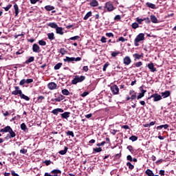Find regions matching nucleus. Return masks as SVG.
I'll use <instances>...</instances> for the list:
<instances>
[{"mask_svg":"<svg viewBox=\"0 0 176 176\" xmlns=\"http://www.w3.org/2000/svg\"><path fill=\"white\" fill-rule=\"evenodd\" d=\"M142 41H145V34H144V33H140L135 38V46H140V42H142Z\"/></svg>","mask_w":176,"mask_h":176,"instance_id":"1","label":"nucleus"},{"mask_svg":"<svg viewBox=\"0 0 176 176\" xmlns=\"http://www.w3.org/2000/svg\"><path fill=\"white\" fill-rule=\"evenodd\" d=\"M85 79H86V77H85V76H75L74 78L72 80V85H77L80 82H83Z\"/></svg>","mask_w":176,"mask_h":176,"instance_id":"2","label":"nucleus"},{"mask_svg":"<svg viewBox=\"0 0 176 176\" xmlns=\"http://www.w3.org/2000/svg\"><path fill=\"white\" fill-rule=\"evenodd\" d=\"M80 60H82V58H80V57H77V58L71 57V58H69L68 56H66V58L63 59L65 63H72V61H80Z\"/></svg>","mask_w":176,"mask_h":176,"instance_id":"3","label":"nucleus"},{"mask_svg":"<svg viewBox=\"0 0 176 176\" xmlns=\"http://www.w3.org/2000/svg\"><path fill=\"white\" fill-rule=\"evenodd\" d=\"M151 98H153V101L155 102L157 101H160L162 100V96L159 95V94H154L148 98V100H151Z\"/></svg>","mask_w":176,"mask_h":176,"instance_id":"4","label":"nucleus"},{"mask_svg":"<svg viewBox=\"0 0 176 176\" xmlns=\"http://www.w3.org/2000/svg\"><path fill=\"white\" fill-rule=\"evenodd\" d=\"M111 91L114 96L119 94V87L118 85H114L111 87Z\"/></svg>","mask_w":176,"mask_h":176,"instance_id":"5","label":"nucleus"},{"mask_svg":"<svg viewBox=\"0 0 176 176\" xmlns=\"http://www.w3.org/2000/svg\"><path fill=\"white\" fill-rule=\"evenodd\" d=\"M32 50L34 53H41V47L38 44H34L32 46Z\"/></svg>","mask_w":176,"mask_h":176,"instance_id":"6","label":"nucleus"},{"mask_svg":"<svg viewBox=\"0 0 176 176\" xmlns=\"http://www.w3.org/2000/svg\"><path fill=\"white\" fill-rule=\"evenodd\" d=\"M105 6H106V9H107L109 12H112V10L115 9L112 3H111V2L106 3Z\"/></svg>","mask_w":176,"mask_h":176,"instance_id":"7","label":"nucleus"},{"mask_svg":"<svg viewBox=\"0 0 176 176\" xmlns=\"http://www.w3.org/2000/svg\"><path fill=\"white\" fill-rule=\"evenodd\" d=\"M123 63L125 65H130L131 64V58L129 56H126L124 58Z\"/></svg>","mask_w":176,"mask_h":176,"instance_id":"8","label":"nucleus"},{"mask_svg":"<svg viewBox=\"0 0 176 176\" xmlns=\"http://www.w3.org/2000/svg\"><path fill=\"white\" fill-rule=\"evenodd\" d=\"M47 86L50 90H55V89H57V84L55 82H50Z\"/></svg>","mask_w":176,"mask_h":176,"instance_id":"9","label":"nucleus"},{"mask_svg":"<svg viewBox=\"0 0 176 176\" xmlns=\"http://www.w3.org/2000/svg\"><path fill=\"white\" fill-rule=\"evenodd\" d=\"M148 69H150V71L151 72H156V71H157L155 67V65H153V63H149L148 65Z\"/></svg>","mask_w":176,"mask_h":176,"instance_id":"10","label":"nucleus"},{"mask_svg":"<svg viewBox=\"0 0 176 176\" xmlns=\"http://www.w3.org/2000/svg\"><path fill=\"white\" fill-rule=\"evenodd\" d=\"M63 112H64V110L63 109H60V108H58V109H54L52 113L54 114V115H58L59 113H63Z\"/></svg>","mask_w":176,"mask_h":176,"instance_id":"11","label":"nucleus"},{"mask_svg":"<svg viewBox=\"0 0 176 176\" xmlns=\"http://www.w3.org/2000/svg\"><path fill=\"white\" fill-rule=\"evenodd\" d=\"M12 130V128L9 126L4 127L0 130V133H9Z\"/></svg>","mask_w":176,"mask_h":176,"instance_id":"12","label":"nucleus"},{"mask_svg":"<svg viewBox=\"0 0 176 176\" xmlns=\"http://www.w3.org/2000/svg\"><path fill=\"white\" fill-rule=\"evenodd\" d=\"M51 174H54L53 176H60L61 175V170L55 169L51 172Z\"/></svg>","mask_w":176,"mask_h":176,"instance_id":"13","label":"nucleus"},{"mask_svg":"<svg viewBox=\"0 0 176 176\" xmlns=\"http://www.w3.org/2000/svg\"><path fill=\"white\" fill-rule=\"evenodd\" d=\"M170 91H166L165 92L161 93V97H163V98H167V97H170Z\"/></svg>","mask_w":176,"mask_h":176,"instance_id":"14","label":"nucleus"},{"mask_svg":"<svg viewBox=\"0 0 176 176\" xmlns=\"http://www.w3.org/2000/svg\"><path fill=\"white\" fill-rule=\"evenodd\" d=\"M69 115H71V113H69V112H65V113L61 114V118L63 119H68V118H69Z\"/></svg>","mask_w":176,"mask_h":176,"instance_id":"15","label":"nucleus"},{"mask_svg":"<svg viewBox=\"0 0 176 176\" xmlns=\"http://www.w3.org/2000/svg\"><path fill=\"white\" fill-rule=\"evenodd\" d=\"M145 93H146V90L142 89V92L139 94L138 96V100H140V98H142L145 96Z\"/></svg>","mask_w":176,"mask_h":176,"instance_id":"16","label":"nucleus"},{"mask_svg":"<svg viewBox=\"0 0 176 176\" xmlns=\"http://www.w3.org/2000/svg\"><path fill=\"white\" fill-rule=\"evenodd\" d=\"M56 34H59L60 35H64V32H63V28L57 27L56 29Z\"/></svg>","mask_w":176,"mask_h":176,"instance_id":"17","label":"nucleus"},{"mask_svg":"<svg viewBox=\"0 0 176 176\" xmlns=\"http://www.w3.org/2000/svg\"><path fill=\"white\" fill-rule=\"evenodd\" d=\"M162 129H164V130H166V129H168V124H166L157 126V130H162Z\"/></svg>","mask_w":176,"mask_h":176,"instance_id":"18","label":"nucleus"},{"mask_svg":"<svg viewBox=\"0 0 176 176\" xmlns=\"http://www.w3.org/2000/svg\"><path fill=\"white\" fill-rule=\"evenodd\" d=\"M150 19L152 23H157V18L155 15H151Z\"/></svg>","mask_w":176,"mask_h":176,"instance_id":"19","label":"nucleus"},{"mask_svg":"<svg viewBox=\"0 0 176 176\" xmlns=\"http://www.w3.org/2000/svg\"><path fill=\"white\" fill-rule=\"evenodd\" d=\"M146 6H148V8H151V9H156V5L152 3H146Z\"/></svg>","mask_w":176,"mask_h":176,"instance_id":"20","label":"nucleus"},{"mask_svg":"<svg viewBox=\"0 0 176 176\" xmlns=\"http://www.w3.org/2000/svg\"><path fill=\"white\" fill-rule=\"evenodd\" d=\"M14 9L15 11V16H19V6L17 4L14 5Z\"/></svg>","mask_w":176,"mask_h":176,"instance_id":"21","label":"nucleus"},{"mask_svg":"<svg viewBox=\"0 0 176 176\" xmlns=\"http://www.w3.org/2000/svg\"><path fill=\"white\" fill-rule=\"evenodd\" d=\"M21 98L25 100V101H30V97L25 96L23 92L20 95Z\"/></svg>","mask_w":176,"mask_h":176,"instance_id":"22","label":"nucleus"},{"mask_svg":"<svg viewBox=\"0 0 176 176\" xmlns=\"http://www.w3.org/2000/svg\"><path fill=\"white\" fill-rule=\"evenodd\" d=\"M90 6H92L94 8H95L96 6H98V1H97L96 0H93L90 3Z\"/></svg>","mask_w":176,"mask_h":176,"instance_id":"23","label":"nucleus"},{"mask_svg":"<svg viewBox=\"0 0 176 176\" xmlns=\"http://www.w3.org/2000/svg\"><path fill=\"white\" fill-rule=\"evenodd\" d=\"M64 98H65L64 96L60 95L58 98H55V101H56L57 102H60V101H63Z\"/></svg>","mask_w":176,"mask_h":176,"instance_id":"24","label":"nucleus"},{"mask_svg":"<svg viewBox=\"0 0 176 176\" xmlns=\"http://www.w3.org/2000/svg\"><path fill=\"white\" fill-rule=\"evenodd\" d=\"M48 27H51V28H57L58 25L56 23H48Z\"/></svg>","mask_w":176,"mask_h":176,"instance_id":"25","label":"nucleus"},{"mask_svg":"<svg viewBox=\"0 0 176 176\" xmlns=\"http://www.w3.org/2000/svg\"><path fill=\"white\" fill-rule=\"evenodd\" d=\"M10 174V173H5L4 176H9ZM11 174L12 176H20V175H19V174L16 173V172H14V170H11Z\"/></svg>","mask_w":176,"mask_h":176,"instance_id":"26","label":"nucleus"},{"mask_svg":"<svg viewBox=\"0 0 176 176\" xmlns=\"http://www.w3.org/2000/svg\"><path fill=\"white\" fill-rule=\"evenodd\" d=\"M48 39L50 41H53L54 39V33H48L47 34Z\"/></svg>","mask_w":176,"mask_h":176,"instance_id":"27","label":"nucleus"},{"mask_svg":"<svg viewBox=\"0 0 176 176\" xmlns=\"http://www.w3.org/2000/svg\"><path fill=\"white\" fill-rule=\"evenodd\" d=\"M92 12L91 11L88 12L86 15L84 16L83 20H87L89 17H91Z\"/></svg>","mask_w":176,"mask_h":176,"instance_id":"28","label":"nucleus"},{"mask_svg":"<svg viewBox=\"0 0 176 176\" xmlns=\"http://www.w3.org/2000/svg\"><path fill=\"white\" fill-rule=\"evenodd\" d=\"M22 93L23 92L21 91V90H15L12 92V94L13 96H17V94H19V96H21Z\"/></svg>","mask_w":176,"mask_h":176,"instance_id":"29","label":"nucleus"},{"mask_svg":"<svg viewBox=\"0 0 176 176\" xmlns=\"http://www.w3.org/2000/svg\"><path fill=\"white\" fill-rule=\"evenodd\" d=\"M67 151H68V147L65 146L64 150H61L59 151V154L60 155H65V153H67Z\"/></svg>","mask_w":176,"mask_h":176,"instance_id":"30","label":"nucleus"},{"mask_svg":"<svg viewBox=\"0 0 176 176\" xmlns=\"http://www.w3.org/2000/svg\"><path fill=\"white\" fill-rule=\"evenodd\" d=\"M45 10H47L48 12H50L51 10H54V8L52 6H46L45 7Z\"/></svg>","mask_w":176,"mask_h":176,"instance_id":"31","label":"nucleus"},{"mask_svg":"<svg viewBox=\"0 0 176 176\" xmlns=\"http://www.w3.org/2000/svg\"><path fill=\"white\" fill-rule=\"evenodd\" d=\"M62 94L64 96H69V91H68V89H64L62 90Z\"/></svg>","mask_w":176,"mask_h":176,"instance_id":"32","label":"nucleus"},{"mask_svg":"<svg viewBox=\"0 0 176 176\" xmlns=\"http://www.w3.org/2000/svg\"><path fill=\"white\" fill-rule=\"evenodd\" d=\"M10 135L11 138H14V137H16V133H14V131H13V129H11L10 131Z\"/></svg>","mask_w":176,"mask_h":176,"instance_id":"33","label":"nucleus"},{"mask_svg":"<svg viewBox=\"0 0 176 176\" xmlns=\"http://www.w3.org/2000/svg\"><path fill=\"white\" fill-rule=\"evenodd\" d=\"M145 173L148 176H153V172L151 169H147Z\"/></svg>","mask_w":176,"mask_h":176,"instance_id":"34","label":"nucleus"},{"mask_svg":"<svg viewBox=\"0 0 176 176\" xmlns=\"http://www.w3.org/2000/svg\"><path fill=\"white\" fill-rule=\"evenodd\" d=\"M43 100H45V96H38L37 98V102L41 103V102H42V101H43Z\"/></svg>","mask_w":176,"mask_h":176,"instance_id":"35","label":"nucleus"},{"mask_svg":"<svg viewBox=\"0 0 176 176\" xmlns=\"http://www.w3.org/2000/svg\"><path fill=\"white\" fill-rule=\"evenodd\" d=\"M131 27H132V28H133V30H137V28H138V27H140V25L137 23H132Z\"/></svg>","mask_w":176,"mask_h":176,"instance_id":"36","label":"nucleus"},{"mask_svg":"<svg viewBox=\"0 0 176 176\" xmlns=\"http://www.w3.org/2000/svg\"><path fill=\"white\" fill-rule=\"evenodd\" d=\"M38 45H40L41 46H46V41L43 40H40L38 41Z\"/></svg>","mask_w":176,"mask_h":176,"instance_id":"37","label":"nucleus"},{"mask_svg":"<svg viewBox=\"0 0 176 176\" xmlns=\"http://www.w3.org/2000/svg\"><path fill=\"white\" fill-rule=\"evenodd\" d=\"M129 140H131V141H133V142H134V141H137V140H138V138L135 135H132L131 137L129 138Z\"/></svg>","mask_w":176,"mask_h":176,"instance_id":"38","label":"nucleus"},{"mask_svg":"<svg viewBox=\"0 0 176 176\" xmlns=\"http://www.w3.org/2000/svg\"><path fill=\"white\" fill-rule=\"evenodd\" d=\"M126 166L129 167V170H133L134 168V165L131 164L130 162H127Z\"/></svg>","mask_w":176,"mask_h":176,"instance_id":"39","label":"nucleus"},{"mask_svg":"<svg viewBox=\"0 0 176 176\" xmlns=\"http://www.w3.org/2000/svg\"><path fill=\"white\" fill-rule=\"evenodd\" d=\"M67 135H70L71 137H75L74 132L72 131H68L66 132Z\"/></svg>","mask_w":176,"mask_h":176,"instance_id":"40","label":"nucleus"},{"mask_svg":"<svg viewBox=\"0 0 176 176\" xmlns=\"http://www.w3.org/2000/svg\"><path fill=\"white\" fill-rule=\"evenodd\" d=\"M108 67H109V63L107 62L103 66V71H107V68H108Z\"/></svg>","mask_w":176,"mask_h":176,"instance_id":"41","label":"nucleus"},{"mask_svg":"<svg viewBox=\"0 0 176 176\" xmlns=\"http://www.w3.org/2000/svg\"><path fill=\"white\" fill-rule=\"evenodd\" d=\"M63 65V63H58L54 66V69H58L59 68H61V66Z\"/></svg>","mask_w":176,"mask_h":176,"instance_id":"42","label":"nucleus"},{"mask_svg":"<svg viewBox=\"0 0 176 176\" xmlns=\"http://www.w3.org/2000/svg\"><path fill=\"white\" fill-rule=\"evenodd\" d=\"M21 129L25 131V130H27V125L25 123H22L21 124Z\"/></svg>","mask_w":176,"mask_h":176,"instance_id":"43","label":"nucleus"},{"mask_svg":"<svg viewBox=\"0 0 176 176\" xmlns=\"http://www.w3.org/2000/svg\"><path fill=\"white\" fill-rule=\"evenodd\" d=\"M59 53H60V54H62V56H64V54H65V53H67V51H65V50L64 48H61L59 51Z\"/></svg>","mask_w":176,"mask_h":176,"instance_id":"44","label":"nucleus"},{"mask_svg":"<svg viewBox=\"0 0 176 176\" xmlns=\"http://www.w3.org/2000/svg\"><path fill=\"white\" fill-rule=\"evenodd\" d=\"M80 38V36H75L74 37H71L69 38V40L70 41H76V40L79 39Z\"/></svg>","mask_w":176,"mask_h":176,"instance_id":"45","label":"nucleus"},{"mask_svg":"<svg viewBox=\"0 0 176 176\" xmlns=\"http://www.w3.org/2000/svg\"><path fill=\"white\" fill-rule=\"evenodd\" d=\"M126 41H127V39L124 38V37H120L117 42H126Z\"/></svg>","mask_w":176,"mask_h":176,"instance_id":"46","label":"nucleus"},{"mask_svg":"<svg viewBox=\"0 0 176 176\" xmlns=\"http://www.w3.org/2000/svg\"><path fill=\"white\" fill-rule=\"evenodd\" d=\"M133 56L135 58H136V60H140V58H141V55L138 54H135Z\"/></svg>","mask_w":176,"mask_h":176,"instance_id":"47","label":"nucleus"},{"mask_svg":"<svg viewBox=\"0 0 176 176\" xmlns=\"http://www.w3.org/2000/svg\"><path fill=\"white\" fill-rule=\"evenodd\" d=\"M10 8H12V4H9L6 7L3 8V9H4L6 12H8Z\"/></svg>","mask_w":176,"mask_h":176,"instance_id":"48","label":"nucleus"},{"mask_svg":"<svg viewBox=\"0 0 176 176\" xmlns=\"http://www.w3.org/2000/svg\"><path fill=\"white\" fill-rule=\"evenodd\" d=\"M100 42H102V43H107V38H105V36H102V38L100 39Z\"/></svg>","mask_w":176,"mask_h":176,"instance_id":"49","label":"nucleus"},{"mask_svg":"<svg viewBox=\"0 0 176 176\" xmlns=\"http://www.w3.org/2000/svg\"><path fill=\"white\" fill-rule=\"evenodd\" d=\"M34 56H31L30 58H29V59L26 61V63H32V61H34Z\"/></svg>","mask_w":176,"mask_h":176,"instance_id":"50","label":"nucleus"},{"mask_svg":"<svg viewBox=\"0 0 176 176\" xmlns=\"http://www.w3.org/2000/svg\"><path fill=\"white\" fill-rule=\"evenodd\" d=\"M102 151V149L101 148V147H99V148H94V152H101Z\"/></svg>","mask_w":176,"mask_h":176,"instance_id":"51","label":"nucleus"},{"mask_svg":"<svg viewBox=\"0 0 176 176\" xmlns=\"http://www.w3.org/2000/svg\"><path fill=\"white\" fill-rule=\"evenodd\" d=\"M28 151L25 148H23L21 150H20V153H22V155H25V153H27Z\"/></svg>","mask_w":176,"mask_h":176,"instance_id":"52","label":"nucleus"},{"mask_svg":"<svg viewBox=\"0 0 176 176\" xmlns=\"http://www.w3.org/2000/svg\"><path fill=\"white\" fill-rule=\"evenodd\" d=\"M137 98V93L131 95V100H135Z\"/></svg>","mask_w":176,"mask_h":176,"instance_id":"53","label":"nucleus"},{"mask_svg":"<svg viewBox=\"0 0 176 176\" xmlns=\"http://www.w3.org/2000/svg\"><path fill=\"white\" fill-rule=\"evenodd\" d=\"M25 83H26L25 79H23L20 81L19 85L20 86H23V85H25Z\"/></svg>","mask_w":176,"mask_h":176,"instance_id":"54","label":"nucleus"},{"mask_svg":"<svg viewBox=\"0 0 176 176\" xmlns=\"http://www.w3.org/2000/svg\"><path fill=\"white\" fill-rule=\"evenodd\" d=\"M86 96H89V91H85L81 94V97H86Z\"/></svg>","mask_w":176,"mask_h":176,"instance_id":"55","label":"nucleus"},{"mask_svg":"<svg viewBox=\"0 0 176 176\" xmlns=\"http://www.w3.org/2000/svg\"><path fill=\"white\" fill-rule=\"evenodd\" d=\"M26 83H32V82H34V80L32 78H28L27 80H25Z\"/></svg>","mask_w":176,"mask_h":176,"instance_id":"56","label":"nucleus"},{"mask_svg":"<svg viewBox=\"0 0 176 176\" xmlns=\"http://www.w3.org/2000/svg\"><path fill=\"white\" fill-rule=\"evenodd\" d=\"M136 21H138V23L139 24H141V23H142V21H144V19H140V18H137V19H136Z\"/></svg>","mask_w":176,"mask_h":176,"instance_id":"57","label":"nucleus"},{"mask_svg":"<svg viewBox=\"0 0 176 176\" xmlns=\"http://www.w3.org/2000/svg\"><path fill=\"white\" fill-rule=\"evenodd\" d=\"M106 36H108V38L113 37V34L112 33H106Z\"/></svg>","mask_w":176,"mask_h":176,"instance_id":"58","label":"nucleus"},{"mask_svg":"<svg viewBox=\"0 0 176 176\" xmlns=\"http://www.w3.org/2000/svg\"><path fill=\"white\" fill-rule=\"evenodd\" d=\"M118 54H119V52H113L111 53L112 57H116V56H118Z\"/></svg>","mask_w":176,"mask_h":176,"instance_id":"59","label":"nucleus"},{"mask_svg":"<svg viewBox=\"0 0 176 176\" xmlns=\"http://www.w3.org/2000/svg\"><path fill=\"white\" fill-rule=\"evenodd\" d=\"M141 65H142V62H138L135 63V67H141Z\"/></svg>","mask_w":176,"mask_h":176,"instance_id":"60","label":"nucleus"},{"mask_svg":"<svg viewBox=\"0 0 176 176\" xmlns=\"http://www.w3.org/2000/svg\"><path fill=\"white\" fill-rule=\"evenodd\" d=\"M126 159L129 162H133V157H131V155H127Z\"/></svg>","mask_w":176,"mask_h":176,"instance_id":"61","label":"nucleus"},{"mask_svg":"<svg viewBox=\"0 0 176 176\" xmlns=\"http://www.w3.org/2000/svg\"><path fill=\"white\" fill-rule=\"evenodd\" d=\"M117 132H118V131H116L115 129L111 130V133L113 134V135H115V134H116Z\"/></svg>","mask_w":176,"mask_h":176,"instance_id":"62","label":"nucleus"},{"mask_svg":"<svg viewBox=\"0 0 176 176\" xmlns=\"http://www.w3.org/2000/svg\"><path fill=\"white\" fill-rule=\"evenodd\" d=\"M45 164H46V166H49V164H50V163H52V162L50 160H45L44 162Z\"/></svg>","mask_w":176,"mask_h":176,"instance_id":"63","label":"nucleus"},{"mask_svg":"<svg viewBox=\"0 0 176 176\" xmlns=\"http://www.w3.org/2000/svg\"><path fill=\"white\" fill-rule=\"evenodd\" d=\"M127 149H128L130 152H133V146H127Z\"/></svg>","mask_w":176,"mask_h":176,"instance_id":"64","label":"nucleus"}]
</instances>
